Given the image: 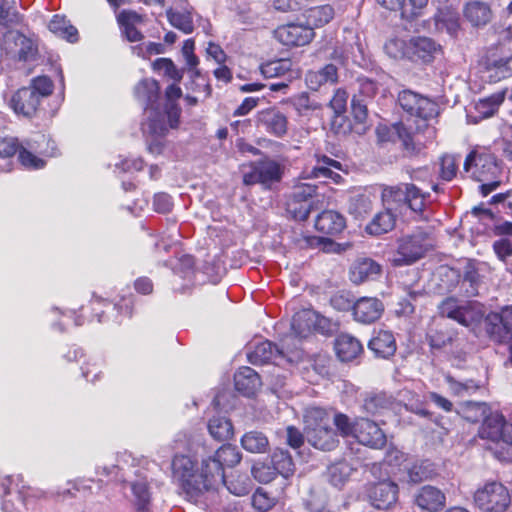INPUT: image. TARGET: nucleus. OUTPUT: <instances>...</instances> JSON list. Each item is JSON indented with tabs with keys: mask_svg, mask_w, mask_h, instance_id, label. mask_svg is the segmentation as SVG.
<instances>
[{
	"mask_svg": "<svg viewBox=\"0 0 512 512\" xmlns=\"http://www.w3.org/2000/svg\"><path fill=\"white\" fill-rule=\"evenodd\" d=\"M426 194L414 184H399L385 187L381 197L386 209L377 213L366 226L367 233L381 235L389 232L395 226L393 209L408 206L413 212L421 214L426 206Z\"/></svg>",
	"mask_w": 512,
	"mask_h": 512,
	"instance_id": "nucleus-1",
	"label": "nucleus"
},
{
	"mask_svg": "<svg viewBox=\"0 0 512 512\" xmlns=\"http://www.w3.org/2000/svg\"><path fill=\"white\" fill-rule=\"evenodd\" d=\"M167 103L163 111L150 109L148 121L142 123V131L147 136L148 149L152 154H161L164 150L163 137L169 128H176L179 123L181 109L176 100L182 96V90L177 84L166 88Z\"/></svg>",
	"mask_w": 512,
	"mask_h": 512,
	"instance_id": "nucleus-2",
	"label": "nucleus"
},
{
	"mask_svg": "<svg viewBox=\"0 0 512 512\" xmlns=\"http://www.w3.org/2000/svg\"><path fill=\"white\" fill-rule=\"evenodd\" d=\"M316 165L311 170H304L295 183L292 190V198L296 202H305L316 193V185L302 182L305 179H331L335 183H340L342 176L332 169L341 170L340 162L325 155H316Z\"/></svg>",
	"mask_w": 512,
	"mask_h": 512,
	"instance_id": "nucleus-3",
	"label": "nucleus"
},
{
	"mask_svg": "<svg viewBox=\"0 0 512 512\" xmlns=\"http://www.w3.org/2000/svg\"><path fill=\"white\" fill-rule=\"evenodd\" d=\"M52 91L53 83L48 77H36L28 87H23L13 94L10 106L17 115L32 117L42 99L49 96Z\"/></svg>",
	"mask_w": 512,
	"mask_h": 512,
	"instance_id": "nucleus-4",
	"label": "nucleus"
},
{
	"mask_svg": "<svg viewBox=\"0 0 512 512\" xmlns=\"http://www.w3.org/2000/svg\"><path fill=\"white\" fill-rule=\"evenodd\" d=\"M474 502L483 512H504L510 505L511 497L502 483L492 481L475 491Z\"/></svg>",
	"mask_w": 512,
	"mask_h": 512,
	"instance_id": "nucleus-5",
	"label": "nucleus"
},
{
	"mask_svg": "<svg viewBox=\"0 0 512 512\" xmlns=\"http://www.w3.org/2000/svg\"><path fill=\"white\" fill-rule=\"evenodd\" d=\"M174 476L179 480L185 492L190 496H197L205 491V481L196 469L195 462L186 455H177L172 462Z\"/></svg>",
	"mask_w": 512,
	"mask_h": 512,
	"instance_id": "nucleus-6",
	"label": "nucleus"
},
{
	"mask_svg": "<svg viewBox=\"0 0 512 512\" xmlns=\"http://www.w3.org/2000/svg\"><path fill=\"white\" fill-rule=\"evenodd\" d=\"M398 102L408 114L423 120H429L438 115L439 107L436 102L411 90L400 92Z\"/></svg>",
	"mask_w": 512,
	"mask_h": 512,
	"instance_id": "nucleus-7",
	"label": "nucleus"
},
{
	"mask_svg": "<svg viewBox=\"0 0 512 512\" xmlns=\"http://www.w3.org/2000/svg\"><path fill=\"white\" fill-rule=\"evenodd\" d=\"M428 246L427 238L422 233L405 236L399 240L392 263L395 266L412 264L424 256Z\"/></svg>",
	"mask_w": 512,
	"mask_h": 512,
	"instance_id": "nucleus-8",
	"label": "nucleus"
},
{
	"mask_svg": "<svg viewBox=\"0 0 512 512\" xmlns=\"http://www.w3.org/2000/svg\"><path fill=\"white\" fill-rule=\"evenodd\" d=\"M283 175V167L276 161L266 159L251 165L249 172H244L243 182L246 185L261 184L270 188L272 184L279 182Z\"/></svg>",
	"mask_w": 512,
	"mask_h": 512,
	"instance_id": "nucleus-9",
	"label": "nucleus"
},
{
	"mask_svg": "<svg viewBox=\"0 0 512 512\" xmlns=\"http://www.w3.org/2000/svg\"><path fill=\"white\" fill-rule=\"evenodd\" d=\"M486 70L491 82H498L512 76V42L507 47L493 50L486 59Z\"/></svg>",
	"mask_w": 512,
	"mask_h": 512,
	"instance_id": "nucleus-10",
	"label": "nucleus"
},
{
	"mask_svg": "<svg viewBox=\"0 0 512 512\" xmlns=\"http://www.w3.org/2000/svg\"><path fill=\"white\" fill-rule=\"evenodd\" d=\"M19 145L15 138H5L0 141V158H8L18 152V159L22 166L27 169H41L45 166V161L35 156L30 149V143Z\"/></svg>",
	"mask_w": 512,
	"mask_h": 512,
	"instance_id": "nucleus-11",
	"label": "nucleus"
},
{
	"mask_svg": "<svg viewBox=\"0 0 512 512\" xmlns=\"http://www.w3.org/2000/svg\"><path fill=\"white\" fill-rule=\"evenodd\" d=\"M464 170L481 182L494 176L498 172V166L492 154L471 152L465 159Z\"/></svg>",
	"mask_w": 512,
	"mask_h": 512,
	"instance_id": "nucleus-12",
	"label": "nucleus"
},
{
	"mask_svg": "<svg viewBox=\"0 0 512 512\" xmlns=\"http://www.w3.org/2000/svg\"><path fill=\"white\" fill-rule=\"evenodd\" d=\"M2 49L22 61L32 59L36 54L33 41L15 30H9L3 38Z\"/></svg>",
	"mask_w": 512,
	"mask_h": 512,
	"instance_id": "nucleus-13",
	"label": "nucleus"
},
{
	"mask_svg": "<svg viewBox=\"0 0 512 512\" xmlns=\"http://www.w3.org/2000/svg\"><path fill=\"white\" fill-rule=\"evenodd\" d=\"M276 39L286 46H304L315 37L311 27L302 23H290L278 27L275 32Z\"/></svg>",
	"mask_w": 512,
	"mask_h": 512,
	"instance_id": "nucleus-14",
	"label": "nucleus"
},
{
	"mask_svg": "<svg viewBox=\"0 0 512 512\" xmlns=\"http://www.w3.org/2000/svg\"><path fill=\"white\" fill-rule=\"evenodd\" d=\"M256 124L275 137H283L288 130V120L285 114L277 108H266L256 115Z\"/></svg>",
	"mask_w": 512,
	"mask_h": 512,
	"instance_id": "nucleus-15",
	"label": "nucleus"
},
{
	"mask_svg": "<svg viewBox=\"0 0 512 512\" xmlns=\"http://www.w3.org/2000/svg\"><path fill=\"white\" fill-rule=\"evenodd\" d=\"M384 312L381 300L375 297H361L353 305V316L357 322L371 324L380 319Z\"/></svg>",
	"mask_w": 512,
	"mask_h": 512,
	"instance_id": "nucleus-16",
	"label": "nucleus"
},
{
	"mask_svg": "<svg viewBox=\"0 0 512 512\" xmlns=\"http://www.w3.org/2000/svg\"><path fill=\"white\" fill-rule=\"evenodd\" d=\"M368 495L376 508L388 509L397 501L398 486L392 481H379L370 486Z\"/></svg>",
	"mask_w": 512,
	"mask_h": 512,
	"instance_id": "nucleus-17",
	"label": "nucleus"
},
{
	"mask_svg": "<svg viewBox=\"0 0 512 512\" xmlns=\"http://www.w3.org/2000/svg\"><path fill=\"white\" fill-rule=\"evenodd\" d=\"M354 438L363 445L372 448H382L386 443V437L378 425L366 418L358 419V427Z\"/></svg>",
	"mask_w": 512,
	"mask_h": 512,
	"instance_id": "nucleus-18",
	"label": "nucleus"
},
{
	"mask_svg": "<svg viewBox=\"0 0 512 512\" xmlns=\"http://www.w3.org/2000/svg\"><path fill=\"white\" fill-rule=\"evenodd\" d=\"M440 53L441 46L432 38L418 36L410 39L409 59L411 60H420L424 63H429Z\"/></svg>",
	"mask_w": 512,
	"mask_h": 512,
	"instance_id": "nucleus-19",
	"label": "nucleus"
},
{
	"mask_svg": "<svg viewBox=\"0 0 512 512\" xmlns=\"http://www.w3.org/2000/svg\"><path fill=\"white\" fill-rule=\"evenodd\" d=\"M487 321L491 326V333L501 342L512 338V306H505L500 312L490 314Z\"/></svg>",
	"mask_w": 512,
	"mask_h": 512,
	"instance_id": "nucleus-20",
	"label": "nucleus"
},
{
	"mask_svg": "<svg viewBox=\"0 0 512 512\" xmlns=\"http://www.w3.org/2000/svg\"><path fill=\"white\" fill-rule=\"evenodd\" d=\"M306 431L307 441L315 448L330 451L338 445L337 434L329 427L322 425L319 427L308 426Z\"/></svg>",
	"mask_w": 512,
	"mask_h": 512,
	"instance_id": "nucleus-21",
	"label": "nucleus"
},
{
	"mask_svg": "<svg viewBox=\"0 0 512 512\" xmlns=\"http://www.w3.org/2000/svg\"><path fill=\"white\" fill-rule=\"evenodd\" d=\"M446 502L444 493L430 485L423 486L415 495L416 505L423 511L437 512L441 510Z\"/></svg>",
	"mask_w": 512,
	"mask_h": 512,
	"instance_id": "nucleus-22",
	"label": "nucleus"
},
{
	"mask_svg": "<svg viewBox=\"0 0 512 512\" xmlns=\"http://www.w3.org/2000/svg\"><path fill=\"white\" fill-rule=\"evenodd\" d=\"M215 460L212 461L213 472L212 478L223 480L224 466L233 467L241 460V453L236 446L223 445L213 455Z\"/></svg>",
	"mask_w": 512,
	"mask_h": 512,
	"instance_id": "nucleus-23",
	"label": "nucleus"
},
{
	"mask_svg": "<svg viewBox=\"0 0 512 512\" xmlns=\"http://www.w3.org/2000/svg\"><path fill=\"white\" fill-rule=\"evenodd\" d=\"M368 348L376 357L388 359L396 352V340L391 331H377L368 343Z\"/></svg>",
	"mask_w": 512,
	"mask_h": 512,
	"instance_id": "nucleus-24",
	"label": "nucleus"
},
{
	"mask_svg": "<svg viewBox=\"0 0 512 512\" xmlns=\"http://www.w3.org/2000/svg\"><path fill=\"white\" fill-rule=\"evenodd\" d=\"M377 2L391 11H400L402 18L413 19L421 15L428 0H377Z\"/></svg>",
	"mask_w": 512,
	"mask_h": 512,
	"instance_id": "nucleus-25",
	"label": "nucleus"
},
{
	"mask_svg": "<svg viewBox=\"0 0 512 512\" xmlns=\"http://www.w3.org/2000/svg\"><path fill=\"white\" fill-rule=\"evenodd\" d=\"M381 272V266L370 258L356 260L350 268V280L355 284L374 280Z\"/></svg>",
	"mask_w": 512,
	"mask_h": 512,
	"instance_id": "nucleus-26",
	"label": "nucleus"
},
{
	"mask_svg": "<svg viewBox=\"0 0 512 512\" xmlns=\"http://www.w3.org/2000/svg\"><path fill=\"white\" fill-rule=\"evenodd\" d=\"M345 226V218L334 210L323 211L315 220L316 230L327 235L338 234L343 231Z\"/></svg>",
	"mask_w": 512,
	"mask_h": 512,
	"instance_id": "nucleus-27",
	"label": "nucleus"
},
{
	"mask_svg": "<svg viewBox=\"0 0 512 512\" xmlns=\"http://www.w3.org/2000/svg\"><path fill=\"white\" fill-rule=\"evenodd\" d=\"M337 356L343 362L352 361L363 351L361 342L350 334L339 335L334 344Z\"/></svg>",
	"mask_w": 512,
	"mask_h": 512,
	"instance_id": "nucleus-28",
	"label": "nucleus"
},
{
	"mask_svg": "<svg viewBox=\"0 0 512 512\" xmlns=\"http://www.w3.org/2000/svg\"><path fill=\"white\" fill-rule=\"evenodd\" d=\"M135 96L140 102H142L146 106V119L144 122H147L149 110L151 108L156 109L154 107V103L156 102L159 96L158 82L154 79H144L140 81L135 87Z\"/></svg>",
	"mask_w": 512,
	"mask_h": 512,
	"instance_id": "nucleus-29",
	"label": "nucleus"
},
{
	"mask_svg": "<svg viewBox=\"0 0 512 512\" xmlns=\"http://www.w3.org/2000/svg\"><path fill=\"white\" fill-rule=\"evenodd\" d=\"M129 460L130 455L123 453L117 456V464L98 467L97 474L107 478V480L126 482L129 480Z\"/></svg>",
	"mask_w": 512,
	"mask_h": 512,
	"instance_id": "nucleus-30",
	"label": "nucleus"
},
{
	"mask_svg": "<svg viewBox=\"0 0 512 512\" xmlns=\"http://www.w3.org/2000/svg\"><path fill=\"white\" fill-rule=\"evenodd\" d=\"M235 388L246 396H251L260 386V377L250 367H241L234 375Z\"/></svg>",
	"mask_w": 512,
	"mask_h": 512,
	"instance_id": "nucleus-31",
	"label": "nucleus"
},
{
	"mask_svg": "<svg viewBox=\"0 0 512 512\" xmlns=\"http://www.w3.org/2000/svg\"><path fill=\"white\" fill-rule=\"evenodd\" d=\"M464 17L474 27H482L492 19V11L488 4L480 1L468 3L464 8Z\"/></svg>",
	"mask_w": 512,
	"mask_h": 512,
	"instance_id": "nucleus-32",
	"label": "nucleus"
},
{
	"mask_svg": "<svg viewBox=\"0 0 512 512\" xmlns=\"http://www.w3.org/2000/svg\"><path fill=\"white\" fill-rule=\"evenodd\" d=\"M317 315L309 309L301 310L294 314L291 322V329L299 338L308 337L315 328Z\"/></svg>",
	"mask_w": 512,
	"mask_h": 512,
	"instance_id": "nucleus-33",
	"label": "nucleus"
},
{
	"mask_svg": "<svg viewBox=\"0 0 512 512\" xmlns=\"http://www.w3.org/2000/svg\"><path fill=\"white\" fill-rule=\"evenodd\" d=\"M337 80V68L333 64H327L317 71H309L305 76L306 84L312 90H318L324 84H335Z\"/></svg>",
	"mask_w": 512,
	"mask_h": 512,
	"instance_id": "nucleus-34",
	"label": "nucleus"
},
{
	"mask_svg": "<svg viewBox=\"0 0 512 512\" xmlns=\"http://www.w3.org/2000/svg\"><path fill=\"white\" fill-rule=\"evenodd\" d=\"M505 425L504 417L499 413H491L487 416L479 429V436L492 442H500Z\"/></svg>",
	"mask_w": 512,
	"mask_h": 512,
	"instance_id": "nucleus-35",
	"label": "nucleus"
},
{
	"mask_svg": "<svg viewBox=\"0 0 512 512\" xmlns=\"http://www.w3.org/2000/svg\"><path fill=\"white\" fill-rule=\"evenodd\" d=\"M334 15V8L330 5L312 7L304 13L305 24L314 31V29L329 23L334 18Z\"/></svg>",
	"mask_w": 512,
	"mask_h": 512,
	"instance_id": "nucleus-36",
	"label": "nucleus"
},
{
	"mask_svg": "<svg viewBox=\"0 0 512 512\" xmlns=\"http://www.w3.org/2000/svg\"><path fill=\"white\" fill-rule=\"evenodd\" d=\"M12 480L10 476L0 477V493L4 495L1 508L3 512H20L24 506L23 499L19 493H12L9 491V486Z\"/></svg>",
	"mask_w": 512,
	"mask_h": 512,
	"instance_id": "nucleus-37",
	"label": "nucleus"
},
{
	"mask_svg": "<svg viewBox=\"0 0 512 512\" xmlns=\"http://www.w3.org/2000/svg\"><path fill=\"white\" fill-rule=\"evenodd\" d=\"M283 350L278 349L269 341H262L258 343L254 350L248 354L250 363L254 365L264 364L276 357L282 355Z\"/></svg>",
	"mask_w": 512,
	"mask_h": 512,
	"instance_id": "nucleus-38",
	"label": "nucleus"
},
{
	"mask_svg": "<svg viewBox=\"0 0 512 512\" xmlns=\"http://www.w3.org/2000/svg\"><path fill=\"white\" fill-rule=\"evenodd\" d=\"M435 25L438 31H446L450 36H455L459 30V17L449 8H439L435 15Z\"/></svg>",
	"mask_w": 512,
	"mask_h": 512,
	"instance_id": "nucleus-39",
	"label": "nucleus"
},
{
	"mask_svg": "<svg viewBox=\"0 0 512 512\" xmlns=\"http://www.w3.org/2000/svg\"><path fill=\"white\" fill-rule=\"evenodd\" d=\"M48 28L53 34L71 43L78 40L77 29L64 16L55 15L49 22Z\"/></svg>",
	"mask_w": 512,
	"mask_h": 512,
	"instance_id": "nucleus-40",
	"label": "nucleus"
},
{
	"mask_svg": "<svg viewBox=\"0 0 512 512\" xmlns=\"http://www.w3.org/2000/svg\"><path fill=\"white\" fill-rule=\"evenodd\" d=\"M272 469L275 474L288 478L294 474L295 465L288 451L276 449L271 456Z\"/></svg>",
	"mask_w": 512,
	"mask_h": 512,
	"instance_id": "nucleus-41",
	"label": "nucleus"
},
{
	"mask_svg": "<svg viewBox=\"0 0 512 512\" xmlns=\"http://www.w3.org/2000/svg\"><path fill=\"white\" fill-rule=\"evenodd\" d=\"M241 446L250 453H265L269 447L266 435L259 431H250L241 438Z\"/></svg>",
	"mask_w": 512,
	"mask_h": 512,
	"instance_id": "nucleus-42",
	"label": "nucleus"
},
{
	"mask_svg": "<svg viewBox=\"0 0 512 512\" xmlns=\"http://www.w3.org/2000/svg\"><path fill=\"white\" fill-rule=\"evenodd\" d=\"M484 316L483 306L478 302H466L462 304L457 322L463 326L469 327L480 323Z\"/></svg>",
	"mask_w": 512,
	"mask_h": 512,
	"instance_id": "nucleus-43",
	"label": "nucleus"
},
{
	"mask_svg": "<svg viewBox=\"0 0 512 512\" xmlns=\"http://www.w3.org/2000/svg\"><path fill=\"white\" fill-rule=\"evenodd\" d=\"M373 199L374 197L369 192H363L352 196L349 201V213L355 218L364 217L371 211Z\"/></svg>",
	"mask_w": 512,
	"mask_h": 512,
	"instance_id": "nucleus-44",
	"label": "nucleus"
},
{
	"mask_svg": "<svg viewBox=\"0 0 512 512\" xmlns=\"http://www.w3.org/2000/svg\"><path fill=\"white\" fill-rule=\"evenodd\" d=\"M208 431L214 439L224 441L232 436L233 427L227 418L216 416L209 420Z\"/></svg>",
	"mask_w": 512,
	"mask_h": 512,
	"instance_id": "nucleus-45",
	"label": "nucleus"
},
{
	"mask_svg": "<svg viewBox=\"0 0 512 512\" xmlns=\"http://www.w3.org/2000/svg\"><path fill=\"white\" fill-rule=\"evenodd\" d=\"M167 18L170 24L182 31L185 34H190L193 32L194 25L191 13L189 11L178 12L173 9H168Z\"/></svg>",
	"mask_w": 512,
	"mask_h": 512,
	"instance_id": "nucleus-46",
	"label": "nucleus"
},
{
	"mask_svg": "<svg viewBox=\"0 0 512 512\" xmlns=\"http://www.w3.org/2000/svg\"><path fill=\"white\" fill-rule=\"evenodd\" d=\"M358 419L352 421L346 414L341 412H333L331 421H333L337 432L342 437H353L358 427Z\"/></svg>",
	"mask_w": 512,
	"mask_h": 512,
	"instance_id": "nucleus-47",
	"label": "nucleus"
},
{
	"mask_svg": "<svg viewBox=\"0 0 512 512\" xmlns=\"http://www.w3.org/2000/svg\"><path fill=\"white\" fill-rule=\"evenodd\" d=\"M504 92L495 93L487 98L480 99L476 105V111L481 115L482 118H488L492 116L504 100Z\"/></svg>",
	"mask_w": 512,
	"mask_h": 512,
	"instance_id": "nucleus-48",
	"label": "nucleus"
},
{
	"mask_svg": "<svg viewBox=\"0 0 512 512\" xmlns=\"http://www.w3.org/2000/svg\"><path fill=\"white\" fill-rule=\"evenodd\" d=\"M333 412H329L320 407H309L306 409L304 414L305 430L308 426L319 427L322 425H329L331 422V416Z\"/></svg>",
	"mask_w": 512,
	"mask_h": 512,
	"instance_id": "nucleus-49",
	"label": "nucleus"
},
{
	"mask_svg": "<svg viewBox=\"0 0 512 512\" xmlns=\"http://www.w3.org/2000/svg\"><path fill=\"white\" fill-rule=\"evenodd\" d=\"M386 54L394 59H403L410 56V41L407 42L404 39L393 37L390 38L384 45Z\"/></svg>",
	"mask_w": 512,
	"mask_h": 512,
	"instance_id": "nucleus-50",
	"label": "nucleus"
},
{
	"mask_svg": "<svg viewBox=\"0 0 512 512\" xmlns=\"http://www.w3.org/2000/svg\"><path fill=\"white\" fill-rule=\"evenodd\" d=\"M352 468L346 461H340L328 467L329 481L334 486H341L351 475Z\"/></svg>",
	"mask_w": 512,
	"mask_h": 512,
	"instance_id": "nucleus-51",
	"label": "nucleus"
},
{
	"mask_svg": "<svg viewBox=\"0 0 512 512\" xmlns=\"http://www.w3.org/2000/svg\"><path fill=\"white\" fill-rule=\"evenodd\" d=\"M154 71L162 73L170 79L180 82L183 78V71L179 70L169 58H158L152 63Z\"/></svg>",
	"mask_w": 512,
	"mask_h": 512,
	"instance_id": "nucleus-52",
	"label": "nucleus"
},
{
	"mask_svg": "<svg viewBox=\"0 0 512 512\" xmlns=\"http://www.w3.org/2000/svg\"><path fill=\"white\" fill-rule=\"evenodd\" d=\"M429 461H421L413 464L407 470V481L413 484L420 483L431 477L433 469Z\"/></svg>",
	"mask_w": 512,
	"mask_h": 512,
	"instance_id": "nucleus-53",
	"label": "nucleus"
},
{
	"mask_svg": "<svg viewBox=\"0 0 512 512\" xmlns=\"http://www.w3.org/2000/svg\"><path fill=\"white\" fill-rule=\"evenodd\" d=\"M20 22L14 0H0V25L10 26Z\"/></svg>",
	"mask_w": 512,
	"mask_h": 512,
	"instance_id": "nucleus-54",
	"label": "nucleus"
},
{
	"mask_svg": "<svg viewBox=\"0 0 512 512\" xmlns=\"http://www.w3.org/2000/svg\"><path fill=\"white\" fill-rule=\"evenodd\" d=\"M291 65L288 59L271 61L261 66V73L266 78L279 77L289 72Z\"/></svg>",
	"mask_w": 512,
	"mask_h": 512,
	"instance_id": "nucleus-55",
	"label": "nucleus"
},
{
	"mask_svg": "<svg viewBox=\"0 0 512 512\" xmlns=\"http://www.w3.org/2000/svg\"><path fill=\"white\" fill-rule=\"evenodd\" d=\"M460 157L446 154L440 159V177L444 181H451L457 174Z\"/></svg>",
	"mask_w": 512,
	"mask_h": 512,
	"instance_id": "nucleus-56",
	"label": "nucleus"
},
{
	"mask_svg": "<svg viewBox=\"0 0 512 512\" xmlns=\"http://www.w3.org/2000/svg\"><path fill=\"white\" fill-rule=\"evenodd\" d=\"M213 460H215V457L213 455L202 460V466H201V470H200L201 478L199 480H203V481L205 480V484H207L205 487V491H207L211 488H214L219 484H226V479H225L224 474H223V480H218L216 478H212V472H213L212 461Z\"/></svg>",
	"mask_w": 512,
	"mask_h": 512,
	"instance_id": "nucleus-57",
	"label": "nucleus"
},
{
	"mask_svg": "<svg viewBox=\"0 0 512 512\" xmlns=\"http://www.w3.org/2000/svg\"><path fill=\"white\" fill-rule=\"evenodd\" d=\"M131 489L139 510L144 511L150 501V493L146 480L131 482Z\"/></svg>",
	"mask_w": 512,
	"mask_h": 512,
	"instance_id": "nucleus-58",
	"label": "nucleus"
},
{
	"mask_svg": "<svg viewBox=\"0 0 512 512\" xmlns=\"http://www.w3.org/2000/svg\"><path fill=\"white\" fill-rule=\"evenodd\" d=\"M391 134V140H395L394 137H397L405 149H415L413 135L402 123L394 124L391 128Z\"/></svg>",
	"mask_w": 512,
	"mask_h": 512,
	"instance_id": "nucleus-59",
	"label": "nucleus"
},
{
	"mask_svg": "<svg viewBox=\"0 0 512 512\" xmlns=\"http://www.w3.org/2000/svg\"><path fill=\"white\" fill-rule=\"evenodd\" d=\"M479 274L472 263H468L465 267L463 274V285L469 284V289H466V293L468 296L477 295V286L479 284Z\"/></svg>",
	"mask_w": 512,
	"mask_h": 512,
	"instance_id": "nucleus-60",
	"label": "nucleus"
},
{
	"mask_svg": "<svg viewBox=\"0 0 512 512\" xmlns=\"http://www.w3.org/2000/svg\"><path fill=\"white\" fill-rule=\"evenodd\" d=\"M359 93L365 98H374L378 92L385 91L383 86L370 78H358Z\"/></svg>",
	"mask_w": 512,
	"mask_h": 512,
	"instance_id": "nucleus-61",
	"label": "nucleus"
},
{
	"mask_svg": "<svg viewBox=\"0 0 512 512\" xmlns=\"http://www.w3.org/2000/svg\"><path fill=\"white\" fill-rule=\"evenodd\" d=\"M491 204L495 205L499 212L512 216V189L493 195Z\"/></svg>",
	"mask_w": 512,
	"mask_h": 512,
	"instance_id": "nucleus-62",
	"label": "nucleus"
},
{
	"mask_svg": "<svg viewBox=\"0 0 512 512\" xmlns=\"http://www.w3.org/2000/svg\"><path fill=\"white\" fill-rule=\"evenodd\" d=\"M462 304L454 298H447L439 305V312L442 316L457 321Z\"/></svg>",
	"mask_w": 512,
	"mask_h": 512,
	"instance_id": "nucleus-63",
	"label": "nucleus"
},
{
	"mask_svg": "<svg viewBox=\"0 0 512 512\" xmlns=\"http://www.w3.org/2000/svg\"><path fill=\"white\" fill-rule=\"evenodd\" d=\"M252 505L259 511H267L274 506V499L262 490L257 489L252 496Z\"/></svg>",
	"mask_w": 512,
	"mask_h": 512,
	"instance_id": "nucleus-64",
	"label": "nucleus"
}]
</instances>
